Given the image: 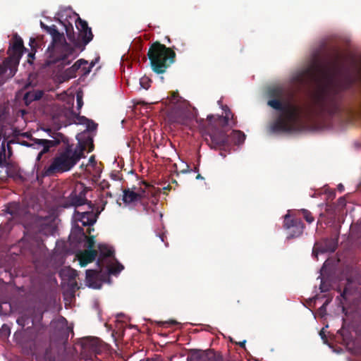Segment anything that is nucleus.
<instances>
[{"instance_id":"nucleus-1","label":"nucleus","mask_w":361,"mask_h":361,"mask_svg":"<svg viewBox=\"0 0 361 361\" xmlns=\"http://www.w3.org/2000/svg\"><path fill=\"white\" fill-rule=\"evenodd\" d=\"M318 74L323 82L318 85L313 97L312 115L326 121L350 116L353 110L345 92L361 80V58L343 56L336 51L326 65L322 66L315 59L309 67L295 73L292 80L298 86H304L315 80Z\"/></svg>"},{"instance_id":"nucleus-2","label":"nucleus","mask_w":361,"mask_h":361,"mask_svg":"<svg viewBox=\"0 0 361 361\" xmlns=\"http://www.w3.org/2000/svg\"><path fill=\"white\" fill-rule=\"evenodd\" d=\"M284 90L281 87H270L267 90L269 99L267 104L272 109L281 111L276 119L269 126L270 133H291L295 129V123L300 120L301 109L290 103L283 104Z\"/></svg>"},{"instance_id":"nucleus-3","label":"nucleus","mask_w":361,"mask_h":361,"mask_svg":"<svg viewBox=\"0 0 361 361\" xmlns=\"http://www.w3.org/2000/svg\"><path fill=\"white\" fill-rule=\"evenodd\" d=\"M87 145H89V152L94 149L93 140L88 137L85 142H79L74 147L73 145L67 144L65 149L59 152L53 159L51 164L44 169V175L51 176L56 173H61L70 171L78 161L84 157V151Z\"/></svg>"},{"instance_id":"nucleus-4","label":"nucleus","mask_w":361,"mask_h":361,"mask_svg":"<svg viewBox=\"0 0 361 361\" xmlns=\"http://www.w3.org/2000/svg\"><path fill=\"white\" fill-rule=\"evenodd\" d=\"M52 37L51 44L47 51L46 64L50 66L61 62L62 65H68L75 56L74 49L67 43L63 33L59 32L56 25L47 26L45 30Z\"/></svg>"},{"instance_id":"nucleus-5","label":"nucleus","mask_w":361,"mask_h":361,"mask_svg":"<svg viewBox=\"0 0 361 361\" xmlns=\"http://www.w3.org/2000/svg\"><path fill=\"white\" fill-rule=\"evenodd\" d=\"M207 122L208 126H206L204 123V128H202L206 131V142L212 149H221L228 144L226 131L235 125L221 116L215 117L213 115H209Z\"/></svg>"},{"instance_id":"nucleus-6","label":"nucleus","mask_w":361,"mask_h":361,"mask_svg":"<svg viewBox=\"0 0 361 361\" xmlns=\"http://www.w3.org/2000/svg\"><path fill=\"white\" fill-rule=\"evenodd\" d=\"M176 47H166L164 44L157 41L153 42L147 52V56L150 62L152 71L161 74L166 72L167 68L175 62Z\"/></svg>"},{"instance_id":"nucleus-7","label":"nucleus","mask_w":361,"mask_h":361,"mask_svg":"<svg viewBox=\"0 0 361 361\" xmlns=\"http://www.w3.org/2000/svg\"><path fill=\"white\" fill-rule=\"evenodd\" d=\"M24 49L22 38L16 34L8 49V57L0 65V78L6 81L14 76Z\"/></svg>"},{"instance_id":"nucleus-8","label":"nucleus","mask_w":361,"mask_h":361,"mask_svg":"<svg viewBox=\"0 0 361 361\" xmlns=\"http://www.w3.org/2000/svg\"><path fill=\"white\" fill-rule=\"evenodd\" d=\"M66 32L68 39L72 42L71 46L74 51L75 49L83 51L85 46L89 44L93 39V34L91 27L88 26L87 23L81 19L80 17L75 21V26L78 30V37L75 36L73 25L68 23V25L64 24Z\"/></svg>"},{"instance_id":"nucleus-9","label":"nucleus","mask_w":361,"mask_h":361,"mask_svg":"<svg viewBox=\"0 0 361 361\" xmlns=\"http://www.w3.org/2000/svg\"><path fill=\"white\" fill-rule=\"evenodd\" d=\"M170 119L173 123L185 126H189L192 121L195 119L196 122L199 123L201 128H204V119H198L197 117V114L194 109L176 110L171 114Z\"/></svg>"},{"instance_id":"nucleus-10","label":"nucleus","mask_w":361,"mask_h":361,"mask_svg":"<svg viewBox=\"0 0 361 361\" xmlns=\"http://www.w3.org/2000/svg\"><path fill=\"white\" fill-rule=\"evenodd\" d=\"M144 193V190H142V193H140L134 192L129 188L125 189L123 190V201L126 204H130L139 201L142 204L144 210L147 214L150 213V209L152 210V212H154V207H156L157 202H155L154 200H152V205L149 206L148 204L146 203L145 200L143 198Z\"/></svg>"},{"instance_id":"nucleus-11","label":"nucleus","mask_w":361,"mask_h":361,"mask_svg":"<svg viewBox=\"0 0 361 361\" xmlns=\"http://www.w3.org/2000/svg\"><path fill=\"white\" fill-rule=\"evenodd\" d=\"M106 203H107V202H104L103 204L102 208L100 210L97 209V211H95V213L94 214L93 213L94 204H92L91 202H89L88 206H89V208L91 209V211L82 212L75 211V220L80 221L82 223V226H92L97 221V219L98 216L104 209Z\"/></svg>"},{"instance_id":"nucleus-12","label":"nucleus","mask_w":361,"mask_h":361,"mask_svg":"<svg viewBox=\"0 0 361 361\" xmlns=\"http://www.w3.org/2000/svg\"><path fill=\"white\" fill-rule=\"evenodd\" d=\"M43 318V312L37 308L32 307L26 310L17 319L18 325L24 327L26 325L31 324L27 327V329L32 327L37 322H41Z\"/></svg>"},{"instance_id":"nucleus-13","label":"nucleus","mask_w":361,"mask_h":361,"mask_svg":"<svg viewBox=\"0 0 361 361\" xmlns=\"http://www.w3.org/2000/svg\"><path fill=\"white\" fill-rule=\"evenodd\" d=\"M283 227L288 231V238L299 237L303 232L304 224L299 219H292L289 214L284 216Z\"/></svg>"},{"instance_id":"nucleus-14","label":"nucleus","mask_w":361,"mask_h":361,"mask_svg":"<svg viewBox=\"0 0 361 361\" xmlns=\"http://www.w3.org/2000/svg\"><path fill=\"white\" fill-rule=\"evenodd\" d=\"M51 326L53 329L54 334L62 339H67L69 334L73 332V328L68 326V322L63 317L53 320L51 322Z\"/></svg>"},{"instance_id":"nucleus-15","label":"nucleus","mask_w":361,"mask_h":361,"mask_svg":"<svg viewBox=\"0 0 361 361\" xmlns=\"http://www.w3.org/2000/svg\"><path fill=\"white\" fill-rule=\"evenodd\" d=\"M61 141L65 142V137L61 133H58L57 137L54 140L35 139V142L43 147L42 150L37 155V160H40L44 154L47 153L51 147L59 145Z\"/></svg>"},{"instance_id":"nucleus-16","label":"nucleus","mask_w":361,"mask_h":361,"mask_svg":"<svg viewBox=\"0 0 361 361\" xmlns=\"http://www.w3.org/2000/svg\"><path fill=\"white\" fill-rule=\"evenodd\" d=\"M338 245V238H325L314 244L312 253L334 252Z\"/></svg>"},{"instance_id":"nucleus-17","label":"nucleus","mask_w":361,"mask_h":361,"mask_svg":"<svg viewBox=\"0 0 361 361\" xmlns=\"http://www.w3.org/2000/svg\"><path fill=\"white\" fill-rule=\"evenodd\" d=\"M87 65V61L85 59H79L78 60L71 68L66 70V73H71L70 78L75 77V73L82 68L83 71V75H87L91 71V68L94 66V63H91L89 67H86Z\"/></svg>"},{"instance_id":"nucleus-18","label":"nucleus","mask_w":361,"mask_h":361,"mask_svg":"<svg viewBox=\"0 0 361 361\" xmlns=\"http://www.w3.org/2000/svg\"><path fill=\"white\" fill-rule=\"evenodd\" d=\"M99 255L97 261L98 267H103L106 262L107 258L113 256L114 250L104 244H99L98 246Z\"/></svg>"},{"instance_id":"nucleus-19","label":"nucleus","mask_w":361,"mask_h":361,"mask_svg":"<svg viewBox=\"0 0 361 361\" xmlns=\"http://www.w3.org/2000/svg\"><path fill=\"white\" fill-rule=\"evenodd\" d=\"M102 267H99V270L87 269L86 270V282L90 287L98 288L100 287L99 276L101 275Z\"/></svg>"},{"instance_id":"nucleus-20","label":"nucleus","mask_w":361,"mask_h":361,"mask_svg":"<svg viewBox=\"0 0 361 361\" xmlns=\"http://www.w3.org/2000/svg\"><path fill=\"white\" fill-rule=\"evenodd\" d=\"M96 250H85L79 255V262L81 267H85L87 264L93 262L97 256Z\"/></svg>"},{"instance_id":"nucleus-21","label":"nucleus","mask_w":361,"mask_h":361,"mask_svg":"<svg viewBox=\"0 0 361 361\" xmlns=\"http://www.w3.org/2000/svg\"><path fill=\"white\" fill-rule=\"evenodd\" d=\"M228 140H231L235 145H240L244 142L245 139V135L240 130H232L231 134L228 135Z\"/></svg>"},{"instance_id":"nucleus-22","label":"nucleus","mask_w":361,"mask_h":361,"mask_svg":"<svg viewBox=\"0 0 361 361\" xmlns=\"http://www.w3.org/2000/svg\"><path fill=\"white\" fill-rule=\"evenodd\" d=\"M43 96V92L41 90H34L25 93L24 100L26 104H30L32 102L40 99Z\"/></svg>"},{"instance_id":"nucleus-23","label":"nucleus","mask_w":361,"mask_h":361,"mask_svg":"<svg viewBox=\"0 0 361 361\" xmlns=\"http://www.w3.org/2000/svg\"><path fill=\"white\" fill-rule=\"evenodd\" d=\"M77 120L79 124L86 125L87 130L88 131L95 130L97 128V123L85 116L78 115Z\"/></svg>"},{"instance_id":"nucleus-24","label":"nucleus","mask_w":361,"mask_h":361,"mask_svg":"<svg viewBox=\"0 0 361 361\" xmlns=\"http://www.w3.org/2000/svg\"><path fill=\"white\" fill-rule=\"evenodd\" d=\"M83 348H88L90 351L95 355L99 354L102 352L99 341L98 339H91Z\"/></svg>"},{"instance_id":"nucleus-25","label":"nucleus","mask_w":361,"mask_h":361,"mask_svg":"<svg viewBox=\"0 0 361 361\" xmlns=\"http://www.w3.org/2000/svg\"><path fill=\"white\" fill-rule=\"evenodd\" d=\"M20 207L18 203L10 202L6 208V212L11 214L13 217H16L20 215Z\"/></svg>"},{"instance_id":"nucleus-26","label":"nucleus","mask_w":361,"mask_h":361,"mask_svg":"<svg viewBox=\"0 0 361 361\" xmlns=\"http://www.w3.org/2000/svg\"><path fill=\"white\" fill-rule=\"evenodd\" d=\"M188 361H207L209 360L207 356L198 350H193L190 355L188 357Z\"/></svg>"},{"instance_id":"nucleus-27","label":"nucleus","mask_w":361,"mask_h":361,"mask_svg":"<svg viewBox=\"0 0 361 361\" xmlns=\"http://www.w3.org/2000/svg\"><path fill=\"white\" fill-rule=\"evenodd\" d=\"M70 201L73 206L78 207L85 204L87 202V200L85 197L71 194Z\"/></svg>"},{"instance_id":"nucleus-28","label":"nucleus","mask_w":361,"mask_h":361,"mask_svg":"<svg viewBox=\"0 0 361 361\" xmlns=\"http://www.w3.org/2000/svg\"><path fill=\"white\" fill-rule=\"evenodd\" d=\"M36 334H35V340H42L46 337L47 333V326L42 324H39V326H35V328Z\"/></svg>"},{"instance_id":"nucleus-29","label":"nucleus","mask_w":361,"mask_h":361,"mask_svg":"<svg viewBox=\"0 0 361 361\" xmlns=\"http://www.w3.org/2000/svg\"><path fill=\"white\" fill-rule=\"evenodd\" d=\"M123 269H124V267L119 262H116V263L115 264L110 265L108 267V273L111 275H117Z\"/></svg>"},{"instance_id":"nucleus-30","label":"nucleus","mask_w":361,"mask_h":361,"mask_svg":"<svg viewBox=\"0 0 361 361\" xmlns=\"http://www.w3.org/2000/svg\"><path fill=\"white\" fill-rule=\"evenodd\" d=\"M73 235L78 236L79 241L82 240L84 238H87V235L84 232L83 228L78 225L74 226Z\"/></svg>"},{"instance_id":"nucleus-31","label":"nucleus","mask_w":361,"mask_h":361,"mask_svg":"<svg viewBox=\"0 0 361 361\" xmlns=\"http://www.w3.org/2000/svg\"><path fill=\"white\" fill-rule=\"evenodd\" d=\"M223 110L225 115L221 116L223 118H226L228 121L231 122L233 125H235V121L234 120V114L231 111L230 109L227 106H223Z\"/></svg>"},{"instance_id":"nucleus-32","label":"nucleus","mask_w":361,"mask_h":361,"mask_svg":"<svg viewBox=\"0 0 361 361\" xmlns=\"http://www.w3.org/2000/svg\"><path fill=\"white\" fill-rule=\"evenodd\" d=\"M301 213L307 222L311 224L314 221V218L312 216V213L310 211L303 209L301 210Z\"/></svg>"},{"instance_id":"nucleus-33","label":"nucleus","mask_w":361,"mask_h":361,"mask_svg":"<svg viewBox=\"0 0 361 361\" xmlns=\"http://www.w3.org/2000/svg\"><path fill=\"white\" fill-rule=\"evenodd\" d=\"M10 327L7 324H4L1 328H0V336L6 338L10 335Z\"/></svg>"},{"instance_id":"nucleus-34","label":"nucleus","mask_w":361,"mask_h":361,"mask_svg":"<svg viewBox=\"0 0 361 361\" xmlns=\"http://www.w3.org/2000/svg\"><path fill=\"white\" fill-rule=\"evenodd\" d=\"M9 164L6 160L5 147H2V150L0 151V167L8 166Z\"/></svg>"},{"instance_id":"nucleus-35","label":"nucleus","mask_w":361,"mask_h":361,"mask_svg":"<svg viewBox=\"0 0 361 361\" xmlns=\"http://www.w3.org/2000/svg\"><path fill=\"white\" fill-rule=\"evenodd\" d=\"M82 240H86V245H87V250H90V249L94 250L93 247H94V243H95L94 235H90L89 237L87 236V238H84Z\"/></svg>"},{"instance_id":"nucleus-36","label":"nucleus","mask_w":361,"mask_h":361,"mask_svg":"<svg viewBox=\"0 0 361 361\" xmlns=\"http://www.w3.org/2000/svg\"><path fill=\"white\" fill-rule=\"evenodd\" d=\"M151 80L147 77H142L140 80V84L142 87L147 90L150 86Z\"/></svg>"},{"instance_id":"nucleus-37","label":"nucleus","mask_w":361,"mask_h":361,"mask_svg":"<svg viewBox=\"0 0 361 361\" xmlns=\"http://www.w3.org/2000/svg\"><path fill=\"white\" fill-rule=\"evenodd\" d=\"M77 105L78 109H81V107L83 105L82 97L81 95H79L78 94H77Z\"/></svg>"},{"instance_id":"nucleus-38","label":"nucleus","mask_w":361,"mask_h":361,"mask_svg":"<svg viewBox=\"0 0 361 361\" xmlns=\"http://www.w3.org/2000/svg\"><path fill=\"white\" fill-rule=\"evenodd\" d=\"M143 361H162L161 355H155L154 357L147 358Z\"/></svg>"},{"instance_id":"nucleus-39","label":"nucleus","mask_w":361,"mask_h":361,"mask_svg":"<svg viewBox=\"0 0 361 361\" xmlns=\"http://www.w3.org/2000/svg\"><path fill=\"white\" fill-rule=\"evenodd\" d=\"M42 226V230H47L48 231H50L51 229V225L49 224H43Z\"/></svg>"},{"instance_id":"nucleus-40","label":"nucleus","mask_w":361,"mask_h":361,"mask_svg":"<svg viewBox=\"0 0 361 361\" xmlns=\"http://www.w3.org/2000/svg\"><path fill=\"white\" fill-rule=\"evenodd\" d=\"M34 44H36V40L35 38H30V45L32 47V49L34 48Z\"/></svg>"},{"instance_id":"nucleus-41","label":"nucleus","mask_w":361,"mask_h":361,"mask_svg":"<svg viewBox=\"0 0 361 361\" xmlns=\"http://www.w3.org/2000/svg\"><path fill=\"white\" fill-rule=\"evenodd\" d=\"M71 274L70 278L73 279L76 276L75 270L71 269L70 270Z\"/></svg>"},{"instance_id":"nucleus-42","label":"nucleus","mask_w":361,"mask_h":361,"mask_svg":"<svg viewBox=\"0 0 361 361\" xmlns=\"http://www.w3.org/2000/svg\"><path fill=\"white\" fill-rule=\"evenodd\" d=\"M189 171H189V166H188V165H186V168H185V169H182L180 172H181L182 173H188V172H189Z\"/></svg>"},{"instance_id":"nucleus-43","label":"nucleus","mask_w":361,"mask_h":361,"mask_svg":"<svg viewBox=\"0 0 361 361\" xmlns=\"http://www.w3.org/2000/svg\"><path fill=\"white\" fill-rule=\"evenodd\" d=\"M89 162L91 163V164H94L95 163V157L94 156H91L89 159Z\"/></svg>"},{"instance_id":"nucleus-44","label":"nucleus","mask_w":361,"mask_h":361,"mask_svg":"<svg viewBox=\"0 0 361 361\" xmlns=\"http://www.w3.org/2000/svg\"><path fill=\"white\" fill-rule=\"evenodd\" d=\"M110 186V184L108 182L103 183L102 184V188H109Z\"/></svg>"},{"instance_id":"nucleus-45","label":"nucleus","mask_w":361,"mask_h":361,"mask_svg":"<svg viewBox=\"0 0 361 361\" xmlns=\"http://www.w3.org/2000/svg\"><path fill=\"white\" fill-rule=\"evenodd\" d=\"M245 343H246V341L244 340L241 342H239L238 344L241 347V348H245Z\"/></svg>"},{"instance_id":"nucleus-46","label":"nucleus","mask_w":361,"mask_h":361,"mask_svg":"<svg viewBox=\"0 0 361 361\" xmlns=\"http://www.w3.org/2000/svg\"><path fill=\"white\" fill-rule=\"evenodd\" d=\"M40 26L44 30H46L48 25H45L43 22L41 21Z\"/></svg>"},{"instance_id":"nucleus-47","label":"nucleus","mask_w":361,"mask_h":361,"mask_svg":"<svg viewBox=\"0 0 361 361\" xmlns=\"http://www.w3.org/2000/svg\"><path fill=\"white\" fill-rule=\"evenodd\" d=\"M339 204L342 205H344L345 204V200L343 197H341L339 199Z\"/></svg>"},{"instance_id":"nucleus-48","label":"nucleus","mask_w":361,"mask_h":361,"mask_svg":"<svg viewBox=\"0 0 361 361\" xmlns=\"http://www.w3.org/2000/svg\"><path fill=\"white\" fill-rule=\"evenodd\" d=\"M100 202H101V203H102V206H100V207H98L96 209V211H97V209H98V210H100V209L102 208V207H103V204H104V202H106V200H100Z\"/></svg>"},{"instance_id":"nucleus-49","label":"nucleus","mask_w":361,"mask_h":361,"mask_svg":"<svg viewBox=\"0 0 361 361\" xmlns=\"http://www.w3.org/2000/svg\"><path fill=\"white\" fill-rule=\"evenodd\" d=\"M94 231V228H91V227L90 226V227L87 229V233H89V234H91V233H92V231Z\"/></svg>"},{"instance_id":"nucleus-50","label":"nucleus","mask_w":361,"mask_h":361,"mask_svg":"<svg viewBox=\"0 0 361 361\" xmlns=\"http://www.w3.org/2000/svg\"><path fill=\"white\" fill-rule=\"evenodd\" d=\"M338 189L341 192H342V191L344 190V187H343V185L342 184H339V185H338Z\"/></svg>"},{"instance_id":"nucleus-51","label":"nucleus","mask_w":361,"mask_h":361,"mask_svg":"<svg viewBox=\"0 0 361 361\" xmlns=\"http://www.w3.org/2000/svg\"><path fill=\"white\" fill-rule=\"evenodd\" d=\"M328 301H326L324 304H323V305L320 307V310H325L326 309V305L328 304Z\"/></svg>"},{"instance_id":"nucleus-52","label":"nucleus","mask_w":361,"mask_h":361,"mask_svg":"<svg viewBox=\"0 0 361 361\" xmlns=\"http://www.w3.org/2000/svg\"><path fill=\"white\" fill-rule=\"evenodd\" d=\"M28 56H29V58L34 59L35 58V53H32V52L29 53L28 54Z\"/></svg>"},{"instance_id":"nucleus-53","label":"nucleus","mask_w":361,"mask_h":361,"mask_svg":"<svg viewBox=\"0 0 361 361\" xmlns=\"http://www.w3.org/2000/svg\"><path fill=\"white\" fill-rule=\"evenodd\" d=\"M5 82V79H2L1 78H0V86L4 85Z\"/></svg>"},{"instance_id":"nucleus-54","label":"nucleus","mask_w":361,"mask_h":361,"mask_svg":"<svg viewBox=\"0 0 361 361\" xmlns=\"http://www.w3.org/2000/svg\"><path fill=\"white\" fill-rule=\"evenodd\" d=\"M203 178H204L200 174H197L196 176V179H197V180H202Z\"/></svg>"},{"instance_id":"nucleus-55","label":"nucleus","mask_w":361,"mask_h":361,"mask_svg":"<svg viewBox=\"0 0 361 361\" xmlns=\"http://www.w3.org/2000/svg\"><path fill=\"white\" fill-rule=\"evenodd\" d=\"M106 197H112V195H111V192H107L106 193Z\"/></svg>"},{"instance_id":"nucleus-56","label":"nucleus","mask_w":361,"mask_h":361,"mask_svg":"<svg viewBox=\"0 0 361 361\" xmlns=\"http://www.w3.org/2000/svg\"><path fill=\"white\" fill-rule=\"evenodd\" d=\"M169 323L171 324H177V322L174 320H171L170 322H169Z\"/></svg>"},{"instance_id":"nucleus-57","label":"nucleus","mask_w":361,"mask_h":361,"mask_svg":"<svg viewBox=\"0 0 361 361\" xmlns=\"http://www.w3.org/2000/svg\"><path fill=\"white\" fill-rule=\"evenodd\" d=\"M345 292H346V290L345 289V290H343V292L341 293V295L343 298H344V297H345Z\"/></svg>"},{"instance_id":"nucleus-58","label":"nucleus","mask_w":361,"mask_h":361,"mask_svg":"<svg viewBox=\"0 0 361 361\" xmlns=\"http://www.w3.org/2000/svg\"><path fill=\"white\" fill-rule=\"evenodd\" d=\"M320 335L322 338H324V337L325 336L322 331H320Z\"/></svg>"},{"instance_id":"nucleus-59","label":"nucleus","mask_w":361,"mask_h":361,"mask_svg":"<svg viewBox=\"0 0 361 361\" xmlns=\"http://www.w3.org/2000/svg\"><path fill=\"white\" fill-rule=\"evenodd\" d=\"M195 171H198V166L195 167Z\"/></svg>"},{"instance_id":"nucleus-60","label":"nucleus","mask_w":361,"mask_h":361,"mask_svg":"<svg viewBox=\"0 0 361 361\" xmlns=\"http://www.w3.org/2000/svg\"><path fill=\"white\" fill-rule=\"evenodd\" d=\"M320 288H321V290H322V292H324V291H326V290L323 289V288H322V287H320Z\"/></svg>"},{"instance_id":"nucleus-61","label":"nucleus","mask_w":361,"mask_h":361,"mask_svg":"<svg viewBox=\"0 0 361 361\" xmlns=\"http://www.w3.org/2000/svg\"><path fill=\"white\" fill-rule=\"evenodd\" d=\"M14 336L16 337V338H18V334L16 333L15 334Z\"/></svg>"},{"instance_id":"nucleus-62","label":"nucleus","mask_w":361,"mask_h":361,"mask_svg":"<svg viewBox=\"0 0 361 361\" xmlns=\"http://www.w3.org/2000/svg\"><path fill=\"white\" fill-rule=\"evenodd\" d=\"M25 145L28 146V144L25 142Z\"/></svg>"}]
</instances>
